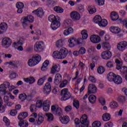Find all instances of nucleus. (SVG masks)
I'll return each instance as SVG.
<instances>
[{"label": "nucleus", "mask_w": 127, "mask_h": 127, "mask_svg": "<svg viewBox=\"0 0 127 127\" xmlns=\"http://www.w3.org/2000/svg\"><path fill=\"white\" fill-rule=\"evenodd\" d=\"M67 84H68V81L67 80L63 81L60 85V88H64V87H66Z\"/></svg>", "instance_id": "47"}, {"label": "nucleus", "mask_w": 127, "mask_h": 127, "mask_svg": "<svg viewBox=\"0 0 127 127\" xmlns=\"http://www.w3.org/2000/svg\"><path fill=\"white\" fill-rule=\"evenodd\" d=\"M74 32V30L71 27H69L67 30H65L64 32V35L67 36V35H69V34H72Z\"/></svg>", "instance_id": "36"}, {"label": "nucleus", "mask_w": 127, "mask_h": 127, "mask_svg": "<svg viewBox=\"0 0 127 127\" xmlns=\"http://www.w3.org/2000/svg\"><path fill=\"white\" fill-rule=\"evenodd\" d=\"M102 48L104 49V50H111V46H110V43L107 42H104L102 43Z\"/></svg>", "instance_id": "39"}, {"label": "nucleus", "mask_w": 127, "mask_h": 127, "mask_svg": "<svg viewBox=\"0 0 127 127\" xmlns=\"http://www.w3.org/2000/svg\"><path fill=\"white\" fill-rule=\"evenodd\" d=\"M40 61H41V56L36 55L28 60V65L30 67H33V66L37 65Z\"/></svg>", "instance_id": "3"}, {"label": "nucleus", "mask_w": 127, "mask_h": 127, "mask_svg": "<svg viewBox=\"0 0 127 127\" xmlns=\"http://www.w3.org/2000/svg\"><path fill=\"white\" fill-rule=\"evenodd\" d=\"M5 112V108L2 106V99L0 97V113L2 114Z\"/></svg>", "instance_id": "41"}, {"label": "nucleus", "mask_w": 127, "mask_h": 127, "mask_svg": "<svg viewBox=\"0 0 127 127\" xmlns=\"http://www.w3.org/2000/svg\"><path fill=\"white\" fill-rule=\"evenodd\" d=\"M70 17L73 20H79L81 18L80 14L77 11H72L70 13Z\"/></svg>", "instance_id": "13"}, {"label": "nucleus", "mask_w": 127, "mask_h": 127, "mask_svg": "<svg viewBox=\"0 0 127 127\" xmlns=\"http://www.w3.org/2000/svg\"><path fill=\"white\" fill-rule=\"evenodd\" d=\"M60 71V66H58L57 65H55L53 66L51 69V73L56 74V73H58Z\"/></svg>", "instance_id": "22"}, {"label": "nucleus", "mask_w": 127, "mask_h": 127, "mask_svg": "<svg viewBox=\"0 0 127 127\" xmlns=\"http://www.w3.org/2000/svg\"><path fill=\"white\" fill-rule=\"evenodd\" d=\"M59 52L61 55V57H62V59L66 58V57H67V55H68V50L65 48H62Z\"/></svg>", "instance_id": "12"}, {"label": "nucleus", "mask_w": 127, "mask_h": 127, "mask_svg": "<svg viewBox=\"0 0 127 127\" xmlns=\"http://www.w3.org/2000/svg\"><path fill=\"white\" fill-rule=\"evenodd\" d=\"M118 106L119 105H118V102L116 101H113L111 102L110 104V107L112 109H117Z\"/></svg>", "instance_id": "44"}, {"label": "nucleus", "mask_w": 127, "mask_h": 127, "mask_svg": "<svg viewBox=\"0 0 127 127\" xmlns=\"http://www.w3.org/2000/svg\"><path fill=\"white\" fill-rule=\"evenodd\" d=\"M35 15H37L38 17H42L43 15H44V12H43V10L41 8H39L37 10H34L32 12Z\"/></svg>", "instance_id": "16"}, {"label": "nucleus", "mask_w": 127, "mask_h": 127, "mask_svg": "<svg viewBox=\"0 0 127 127\" xmlns=\"http://www.w3.org/2000/svg\"><path fill=\"white\" fill-rule=\"evenodd\" d=\"M18 125L20 127H28V122L24 120H20Z\"/></svg>", "instance_id": "34"}, {"label": "nucleus", "mask_w": 127, "mask_h": 127, "mask_svg": "<svg viewBox=\"0 0 127 127\" xmlns=\"http://www.w3.org/2000/svg\"><path fill=\"white\" fill-rule=\"evenodd\" d=\"M116 85H120L123 83V78L120 75H116L114 81H113Z\"/></svg>", "instance_id": "24"}, {"label": "nucleus", "mask_w": 127, "mask_h": 127, "mask_svg": "<svg viewBox=\"0 0 127 127\" xmlns=\"http://www.w3.org/2000/svg\"><path fill=\"white\" fill-rule=\"evenodd\" d=\"M27 96H26V94H21L19 96V99L21 100V102H23V101H25V99Z\"/></svg>", "instance_id": "50"}, {"label": "nucleus", "mask_w": 127, "mask_h": 127, "mask_svg": "<svg viewBox=\"0 0 127 127\" xmlns=\"http://www.w3.org/2000/svg\"><path fill=\"white\" fill-rule=\"evenodd\" d=\"M110 17L112 20H113V21H116V20H118V19H119V17L118 13L113 11L111 12Z\"/></svg>", "instance_id": "23"}, {"label": "nucleus", "mask_w": 127, "mask_h": 127, "mask_svg": "<svg viewBox=\"0 0 127 127\" xmlns=\"http://www.w3.org/2000/svg\"><path fill=\"white\" fill-rule=\"evenodd\" d=\"M7 64L11 65V66H13L14 67H17V61H12L6 63Z\"/></svg>", "instance_id": "51"}, {"label": "nucleus", "mask_w": 127, "mask_h": 127, "mask_svg": "<svg viewBox=\"0 0 127 127\" xmlns=\"http://www.w3.org/2000/svg\"><path fill=\"white\" fill-rule=\"evenodd\" d=\"M76 43L77 44H83L84 43V39L82 38H78L77 40L76 39Z\"/></svg>", "instance_id": "57"}, {"label": "nucleus", "mask_w": 127, "mask_h": 127, "mask_svg": "<svg viewBox=\"0 0 127 127\" xmlns=\"http://www.w3.org/2000/svg\"><path fill=\"white\" fill-rule=\"evenodd\" d=\"M3 122H5V123L6 124V125L9 126V125L10 124V122L9 121V120H8V119H7L6 118V117H3Z\"/></svg>", "instance_id": "60"}, {"label": "nucleus", "mask_w": 127, "mask_h": 127, "mask_svg": "<svg viewBox=\"0 0 127 127\" xmlns=\"http://www.w3.org/2000/svg\"><path fill=\"white\" fill-rule=\"evenodd\" d=\"M102 120L104 122H108L111 120V115L109 113H105L102 116Z\"/></svg>", "instance_id": "30"}, {"label": "nucleus", "mask_w": 127, "mask_h": 127, "mask_svg": "<svg viewBox=\"0 0 127 127\" xmlns=\"http://www.w3.org/2000/svg\"><path fill=\"white\" fill-rule=\"evenodd\" d=\"M10 114L12 117H14V116H16V115L17 114V111L15 109L12 110L10 113Z\"/></svg>", "instance_id": "62"}, {"label": "nucleus", "mask_w": 127, "mask_h": 127, "mask_svg": "<svg viewBox=\"0 0 127 127\" xmlns=\"http://www.w3.org/2000/svg\"><path fill=\"white\" fill-rule=\"evenodd\" d=\"M51 84H50V83H46L43 88V92L44 94L48 95V94H49V93L51 92Z\"/></svg>", "instance_id": "11"}, {"label": "nucleus", "mask_w": 127, "mask_h": 127, "mask_svg": "<svg viewBox=\"0 0 127 127\" xmlns=\"http://www.w3.org/2000/svg\"><path fill=\"white\" fill-rule=\"evenodd\" d=\"M106 66L108 68H113V67H114V63L113 62L109 61L107 63Z\"/></svg>", "instance_id": "61"}, {"label": "nucleus", "mask_w": 127, "mask_h": 127, "mask_svg": "<svg viewBox=\"0 0 127 127\" xmlns=\"http://www.w3.org/2000/svg\"><path fill=\"white\" fill-rule=\"evenodd\" d=\"M88 93L95 94V93H97V87L93 84H89L88 87Z\"/></svg>", "instance_id": "10"}, {"label": "nucleus", "mask_w": 127, "mask_h": 127, "mask_svg": "<svg viewBox=\"0 0 127 127\" xmlns=\"http://www.w3.org/2000/svg\"><path fill=\"white\" fill-rule=\"evenodd\" d=\"M64 45L63 42L61 40H59L57 42L56 46L57 47H62Z\"/></svg>", "instance_id": "55"}, {"label": "nucleus", "mask_w": 127, "mask_h": 127, "mask_svg": "<svg viewBox=\"0 0 127 127\" xmlns=\"http://www.w3.org/2000/svg\"><path fill=\"white\" fill-rule=\"evenodd\" d=\"M68 42L69 43V47H74L76 44V38H71L69 39Z\"/></svg>", "instance_id": "26"}, {"label": "nucleus", "mask_w": 127, "mask_h": 127, "mask_svg": "<svg viewBox=\"0 0 127 127\" xmlns=\"http://www.w3.org/2000/svg\"><path fill=\"white\" fill-rule=\"evenodd\" d=\"M78 52L79 54H85L86 53V49L84 47H81Z\"/></svg>", "instance_id": "63"}, {"label": "nucleus", "mask_w": 127, "mask_h": 127, "mask_svg": "<svg viewBox=\"0 0 127 127\" xmlns=\"http://www.w3.org/2000/svg\"><path fill=\"white\" fill-rule=\"evenodd\" d=\"M60 121L64 125H67L70 122V118L69 117L65 116L64 117H60Z\"/></svg>", "instance_id": "18"}, {"label": "nucleus", "mask_w": 127, "mask_h": 127, "mask_svg": "<svg viewBox=\"0 0 127 127\" xmlns=\"http://www.w3.org/2000/svg\"><path fill=\"white\" fill-rule=\"evenodd\" d=\"M110 29L112 33H115V34L120 33L121 31V29L118 27L112 26L110 27Z\"/></svg>", "instance_id": "25"}, {"label": "nucleus", "mask_w": 127, "mask_h": 127, "mask_svg": "<svg viewBox=\"0 0 127 127\" xmlns=\"http://www.w3.org/2000/svg\"><path fill=\"white\" fill-rule=\"evenodd\" d=\"M51 111L55 116H62L63 111L58 105H53L51 106Z\"/></svg>", "instance_id": "4"}, {"label": "nucleus", "mask_w": 127, "mask_h": 127, "mask_svg": "<svg viewBox=\"0 0 127 127\" xmlns=\"http://www.w3.org/2000/svg\"><path fill=\"white\" fill-rule=\"evenodd\" d=\"M24 80L26 83H29L30 84H33V83L35 82V79L32 76H31L29 78H24Z\"/></svg>", "instance_id": "31"}, {"label": "nucleus", "mask_w": 127, "mask_h": 127, "mask_svg": "<svg viewBox=\"0 0 127 127\" xmlns=\"http://www.w3.org/2000/svg\"><path fill=\"white\" fill-rule=\"evenodd\" d=\"M101 57L102 59L105 60H109L112 57V53L109 51H104L101 54Z\"/></svg>", "instance_id": "7"}, {"label": "nucleus", "mask_w": 127, "mask_h": 127, "mask_svg": "<svg viewBox=\"0 0 127 127\" xmlns=\"http://www.w3.org/2000/svg\"><path fill=\"white\" fill-rule=\"evenodd\" d=\"M48 65H49V61L47 60L45 61L43 63V65L41 67L42 71H46V70L48 69L47 67Z\"/></svg>", "instance_id": "32"}, {"label": "nucleus", "mask_w": 127, "mask_h": 127, "mask_svg": "<svg viewBox=\"0 0 127 127\" xmlns=\"http://www.w3.org/2000/svg\"><path fill=\"white\" fill-rule=\"evenodd\" d=\"M88 100L91 104H95L97 101V97L94 95H91L88 97Z\"/></svg>", "instance_id": "33"}, {"label": "nucleus", "mask_w": 127, "mask_h": 127, "mask_svg": "<svg viewBox=\"0 0 127 127\" xmlns=\"http://www.w3.org/2000/svg\"><path fill=\"white\" fill-rule=\"evenodd\" d=\"M90 41L93 43H99L101 41V38L98 36L92 35L90 36Z\"/></svg>", "instance_id": "19"}, {"label": "nucleus", "mask_w": 127, "mask_h": 127, "mask_svg": "<svg viewBox=\"0 0 127 127\" xmlns=\"http://www.w3.org/2000/svg\"><path fill=\"white\" fill-rule=\"evenodd\" d=\"M54 10L56 11L58 13H63V11H64V9L61 8L60 6H56L54 8Z\"/></svg>", "instance_id": "43"}, {"label": "nucleus", "mask_w": 127, "mask_h": 127, "mask_svg": "<svg viewBox=\"0 0 127 127\" xmlns=\"http://www.w3.org/2000/svg\"><path fill=\"white\" fill-rule=\"evenodd\" d=\"M7 29V24L5 23H1L0 25V34H3Z\"/></svg>", "instance_id": "17"}, {"label": "nucleus", "mask_w": 127, "mask_h": 127, "mask_svg": "<svg viewBox=\"0 0 127 127\" xmlns=\"http://www.w3.org/2000/svg\"><path fill=\"white\" fill-rule=\"evenodd\" d=\"M24 43V42H23V41H22L21 40H19L17 42H14L13 45L15 46H18V45H23Z\"/></svg>", "instance_id": "53"}, {"label": "nucleus", "mask_w": 127, "mask_h": 127, "mask_svg": "<svg viewBox=\"0 0 127 127\" xmlns=\"http://www.w3.org/2000/svg\"><path fill=\"white\" fill-rule=\"evenodd\" d=\"M105 127H113V123L108 122L105 125Z\"/></svg>", "instance_id": "64"}, {"label": "nucleus", "mask_w": 127, "mask_h": 127, "mask_svg": "<svg viewBox=\"0 0 127 127\" xmlns=\"http://www.w3.org/2000/svg\"><path fill=\"white\" fill-rule=\"evenodd\" d=\"M98 25L100 26V27H105L108 25V21L106 19H102L100 21V22L99 23Z\"/></svg>", "instance_id": "37"}, {"label": "nucleus", "mask_w": 127, "mask_h": 127, "mask_svg": "<svg viewBox=\"0 0 127 127\" xmlns=\"http://www.w3.org/2000/svg\"><path fill=\"white\" fill-rule=\"evenodd\" d=\"M62 82V75L60 73H57L55 76L54 83L55 85H59Z\"/></svg>", "instance_id": "14"}, {"label": "nucleus", "mask_w": 127, "mask_h": 127, "mask_svg": "<svg viewBox=\"0 0 127 127\" xmlns=\"http://www.w3.org/2000/svg\"><path fill=\"white\" fill-rule=\"evenodd\" d=\"M22 26L24 28H27L28 27V22L23 19L22 21Z\"/></svg>", "instance_id": "58"}, {"label": "nucleus", "mask_w": 127, "mask_h": 127, "mask_svg": "<svg viewBox=\"0 0 127 127\" xmlns=\"http://www.w3.org/2000/svg\"><path fill=\"white\" fill-rule=\"evenodd\" d=\"M127 42L126 41H122L121 42H120L117 45V49L118 50H120V51H124L126 48H127Z\"/></svg>", "instance_id": "8"}, {"label": "nucleus", "mask_w": 127, "mask_h": 127, "mask_svg": "<svg viewBox=\"0 0 127 127\" xmlns=\"http://www.w3.org/2000/svg\"><path fill=\"white\" fill-rule=\"evenodd\" d=\"M37 108V107H36V106H35V105L34 104L31 105V106L30 107V112H31V113H35V112H36Z\"/></svg>", "instance_id": "49"}, {"label": "nucleus", "mask_w": 127, "mask_h": 127, "mask_svg": "<svg viewBox=\"0 0 127 127\" xmlns=\"http://www.w3.org/2000/svg\"><path fill=\"white\" fill-rule=\"evenodd\" d=\"M87 10L90 14H93L97 11V9H96V7L94 6H89Z\"/></svg>", "instance_id": "35"}, {"label": "nucleus", "mask_w": 127, "mask_h": 127, "mask_svg": "<svg viewBox=\"0 0 127 127\" xmlns=\"http://www.w3.org/2000/svg\"><path fill=\"white\" fill-rule=\"evenodd\" d=\"M43 100H38L37 101L36 106L37 108H41L42 107Z\"/></svg>", "instance_id": "59"}, {"label": "nucleus", "mask_w": 127, "mask_h": 127, "mask_svg": "<svg viewBox=\"0 0 127 127\" xmlns=\"http://www.w3.org/2000/svg\"><path fill=\"white\" fill-rule=\"evenodd\" d=\"M101 20H102V17L99 15L95 16L93 18V21H94L95 23H98V24L100 22Z\"/></svg>", "instance_id": "42"}, {"label": "nucleus", "mask_w": 127, "mask_h": 127, "mask_svg": "<svg viewBox=\"0 0 127 127\" xmlns=\"http://www.w3.org/2000/svg\"><path fill=\"white\" fill-rule=\"evenodd\" d=\"M53 57L55 59H62L60 52L55 51L53 54Z\"/></svg>", "instance_id": "38"}, {"label": "nucleus", "mask_w": 127, "mask_h": 127, "mask_svg": "<svg viewBox=\"0 0 127 127\" xmlns=\"http://www.w3.org/2000/svg\"><path fill=\"white\" fill-rule=\"evenodd\" d=\"M97 72L99 74H103L105 72V68L103 66H100L97 69Z\"/></svg>", "instance_id": "52"}, {"label": "nucleus", "mask_w": 127, "mask_h": 127, "mask_svg": "<svg viewBox=\"0 0 127 127\" xmlns=\"http://www.w3.org/2000/svg\"><path fill=\"white\" fill-rule=\"evenodd\" d=\"M5 91H6V88H5L4 85L1 84L0 85V92H2L3 95H5V94H6Z\"/></svg>", "instance_id": "46"}, {"label": "nucleus", "mask_w": 127, "mask_h": 127, "mask_svg": "<svg viewBox=\"0 0 127 127\" xmlns=\"http://www.w3.org/2000/svg\"><path fill=\"white\" fill-rule=\"evenodd\" d=\"M43 108L44 112H48L50 109V102L48 100L45 101L43 103Z\"/></svg>", "instance_id": "15"}, {"label": "nucleus", "mask_w": 127, "mask_h": 127, "mask_svg": "<svg viewBox=\"0 0 127 127\" xmlns=\"http://www.w3.org/2000/svg\"><path fill=\"white\" fill-rule=\"evenodd\" d=\"M81 33L83 39H87V38H88V33L86 30H82Z\"/></svg>", "instance_id": "45"}, {"label": "nucleus", "mask_w": 127, "mask_h": 127, "mask_svg": "<svg viewBox=\"0 0 127 127\" xmlns=\"http://www.w3.org/2000/svg\"><path fill=\"white\" fill-rule=\"evenodd\" d=\"M61 94L63 96L61 101H67V100H69V98H71V94L67 88L63 89L61 91Z\"/></svg>", "instance_id": "5"}, {"label": "nucleus", "mask_w": 127, "mask_h": 127, "mask_svg": "<svg viewBox=\"0 0 127 127\" xmlns=\"http://www.w3.org/2000/svg\"><path fill=\"white\" fill-rule=\"evenodd\" d=\"M73 105L74 108H76V109H78L80 107V103H79L78 101L74 100L73 101Z\"/></svg>", "instance_id": "54"}, {"label": "nucleus", "mask_w": 127, "mask_h": 127, "mask_svg": "<svg viewBox=\"0 0 127 127\" xmlns=\"http://www.w3.org/2000/svg\"><path fill=\"white\" fill-rule=\"evenodd\" d=\"M47 79V76L45 75L44 77L39 79L37 81V84L39 86H42L44 84V82Z\"/></svg>", "instance_id": "27"}, {"label": "nucleus", "mask_w": 127, "mask_h": 127, "mask_svg": "<svg viewBox=\"0 0 127 127\" xmlns=\"http://www.w3.org/2000/svg\"><path fill=\"white\" fill-rule=\"evenodd\" d=\"M16 6L17 8H18V10H17V12L18 13H22V12L23 10H22V8H23L24 5L23 4V3L19 2H17L16 4Z\"/></svg>", "instance_id": "20"}, {"label": "nucleus", "mask_w": 127, "mask_h": 127, "mask_svg": "<svg viewBox=\"0 0 127 127\" xmlns=\"http://www.w3.org/2000/svg\"><path fill=\"white\" fill-rule=\"evenodd\" d=\"M76 127H88L89 126V122L88 121V116L87 115L84 114L82 116L80 120L76 118L74 120Z\"/></svg>", "instance_id": "2"}, {"label": "nucleus", "mask_w": 127, "mask_h": 127, "mask_svg": "<svg viewBox=\"0 0 127 127\" xmlns=\"http://www.w3.org/2000/svg\"><path fill=\"white\" fill-rule=\"evenodd\" d=\"M116 77H117L116 74L114 72H110L107 75V79L109 82H114Z\"/></svg>", "instance_id": "21"}, {"label": "nucleus", "mask_w": 127, "mask_h": 127, "mask_svg": "<svg viewBox=\"0 0 127 127\" xmlns=\"http://www.w3.org/2000/svg\"><path fill=\"white\" fill-rule=\"evenodd\" d=\"M48 19L49 21L52 22L51 24V27L53 30H56L57 28L60 27L61 25V23L60 21H61V19L58 16H55L54 15H50L48 17Z\"/></svg>", "instance_id": "1"}, {"label": "nucleus", "mask_w": 127, "mask_h": 127, "mask_svg": "<svg viewBox=\"0 0 127 127\" xmlns=\"http://www.w3.org/2000/svg\"><path fill=\"white\" fill-rule=\"evenodd\" d=\"M46 116L48 118V122H53V121H54V116H53V114L51 113H47Z\"/></svg>", "instance_id": "40"}, {"label": "nucleus", "mask_w": 127, "mask_h": 127, "mask_svg": "<svg viewBox=\"0 0 127 127\" xmlns=\"http://www.w3.org/2000/svg\"><path fill=\"white\" fill-rule=\"evenodd\" d=\"M23 19L25 20V21H27L29 23L33 22V21H34V18H33L32 15H28L27 17H23Z\"/></svg>", "instance_id": "28"}, {"label": "nucleus", "mask_w": 127, "mask_h": 127, "mask_svg": "<svg viewBox=\"0 0 127 127\" xmlns=\"http://www.w3.org/2000/svg\"><path fill=\"white\" fill-rule=\"evenodd\" d=\"M43 42H37L34 45V50L36 52H41L44 49Z\"/></svg>", "instance_id": "6"}, {"label": "nucleus", "mask_w": 127, "mask_h": 127, "mask_svg": "<svg viewBox=\"0 0 127 127\" xmlns=\"http://www.w3.org/2000/svg\"><path fill=\"white\" fill-rule=\"evenodd\" d=\"M11 39L9 38H4L2 40L1 45L6 47H9L11 45Z\"/></svg>", "instance_id": "9"}, {"label": "nucleus", "mask_w": 127, "mask_h": 127, "mask_svg": "<svg viewBox=\"0 0 127 127\" xmlns=\"http://www.w3.org/2000/svg\"><path fill=\"white\" fill-rule=\"evenodd\" d=\"M28 116V114L26 112H23L21 114H20L18 117V119L20 121H23L24 119L26 118H27V116Z\"/></svg>", "instance_id": "29"}, {"label": "nucleus", "mask_w": 127, "mask_h": 127, "mask_svg": "<svg viewBox=\"0 0 127 127\" xmlns=\"http://www.w3.org/2000/svg\"><path fill=\"white\" fill-rule=\"evenodd\" d=\"M101 125V122L95 121L92 124L93 127H99Z\"/></svg>", "instance_id": "56"}, {"label": "nucleus", "mask_w": 127, "mask_h": 127, "mask_svg": "<svg viewBox=\"0 0 127 127\" xmlns=\"http://www.w3.org/2000/svg\"><path fill=\"white\" fill-rule=\"evenodd\" d=\"M95 1L99 6H102L105 4V0H95Z\"/></svg>", "instance_id": "48"}]
</instances>
